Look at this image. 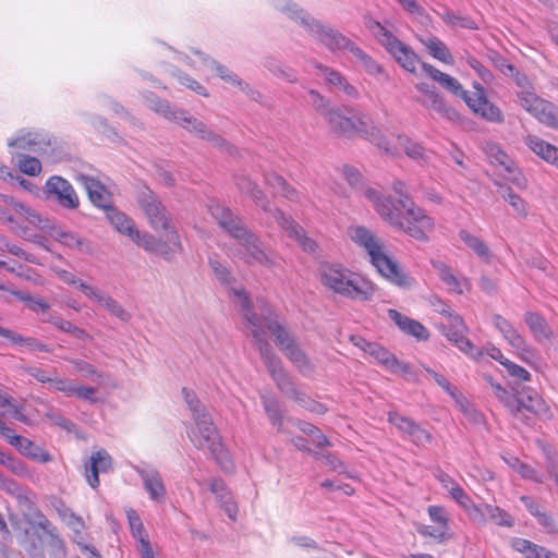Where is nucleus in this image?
I'll return each mask as SVG.
<instances>
[{"instance_id":"obj_49","label":"nucleus","mask_w":558,"mask_h":558,"mask_svg":"<svg viewBox=\"0 0 558 558\" xmlns=\"http://www.w3.org/2000/svg\"><path fill=\"white\" fill-rule=\"evenodd\" d=\"M499 186V194L509 203V205L519 214L525 216L527 214L525 202L515 194L510 187L497 184Z\"/></svg>"},{"instance_id":"obj_26","label":"nucleus","mask_w":558,"mask_h":558,"mask_svg":"<svg viewBox=\"0 0 558 558\" xmlns=\"http://www.w3.org/2000/svg\"><path fill=\"white\" fill-rule=\"evenodd\" d=\"M274 219L284 231H287L289 236L298 241L304 251L310 253L315 252V241L306 236L302 227H300L291 217L286 216L279 208H275Z\"/></svg>"},{"instance_id":"obj_21","label":"nucleus","mask_w":558,"mask_h":558,"mask_svg":"<svg viewBox=\"0 0 558 558\" xmlns=\"http://www.w3.org/2000/svg\"><path fill=\"white\" fill-rule=\"evenodd\" d=\"M194 53L197 54L208 68L213 69L221 80L235 86L254 100L260 98V93L252 88L251 85L243 81L236 73L198 50H194Z\"/></svg>"},{"instance_id":"obj_2","label":"nucleus","mask_w":558,"mask_h":558,"mask_svg":"<svg viewBox=\"0 0 558 558\" xmlns=\"http://www.w3.org/2000/svg\"><path fill=\"white\" fill-rule=\"evenodd\" d=\"M270 1L277 10L286 13L290 19L294 20L308 33V35H311L314 39L319 41L330 51L336 52L340 50H348L363 63L365 70L369 74L376 75L384 72L380 64L373 60L367 53H365L360 47H357L338 29L323 24L320 21L314 19L312 15L306 13L303 9L299 8L298 4L291 2L290 0Z\"/></svg>"},{"instance_id":"obj_3","label":"nucleus","mask_w":558,"mask_h":558,"mask_svg":"<svg viewBox=\"0 0 558 558\" xmlns=\"http://www.w3.org/2000/svg\"><path fill=\"white\" fill-rule=\"evenodd\" d=\"M364 195L373 203L375 210L385 221L411 238L426 241L434 230V219L411 198L399 199L396 204L372 187L365 189Z\"/></svg>"},{"instance_id":"obj_54","label":"nucleus","mask_w":558,"mask_h":558,"mask_svg":"<svg viewBox=\"0 0 558 558\" xmlns=\"http://www.w3.org/2000/svg\"><path fill=\"white\" fill-rule=\"evenodd\" d=\"M19 168L23 173L35 177L40 173L41 163L35 157H29L21 154L19 159Z\"/></svg>"},{"instance_id":"obj_61","label":"nucleus","mask_w":558,"mask_h":558,"mask_svg":"<svg viewBox=\"0 0 558 558\" xmlns=\"http://www.w3.org/2000/svg\"><path fill=\"white\" fill-rule=\"evenodd\" d=\"M507 70L509 71V76H511L521 88L520 92L517 93L518 98L523 92H533V87L524 73L519 72L512 64H507Z\"/></svg>"},{"instance_id":"obj_13","label":"nucleus","mask_w":558,"mask_h":558,"mask_svg":"<svg viewBox=\"0 0 558 558\" xmlns=\"http://www.w3.org/2000/svg\"><path fill=\"white\" fill-rule=\"evenodd\" d=\"M12 211L21 217H24L32 226L46 229L48 228V220L44 219L39 213L14 199L11 195L0 194V220L3 223L11 225L12 230L26 235V229L20 227Z\"/></svg>"},{"instance_id":"obj_30","label":"nucleus","mask_w":558,"mask_h":558,"mask_svg":"<svg viewBox=\"0 0 558 558\" xmlns=\"http://www.w3.org/2000/svg\"><path fill=\"white\" fill-rule=\"evenodd\" d=\"M423 71L434 81L439 83L445 89L453 94L454 96L461 97L464 101L470 96V92L463 89L460 82L451 75L441 72L429 63H421Z\"/></svg>"},{"instance_id":"obj_36","label":"nucleus","mask_w":558,"mask_h":558,"mask_svg":"<svg viewBox=\"0 0 558 558\" xmlns=\"http://www.w3.org/2000/svg\"><path fill=\"white\" fill-rule=\"evenodd\" d=\"M15 440L17 441L16 449L24 457L40 463H47L52 460V457L48 451L36 445L31 439L23 437L16 438Z\"/></svg>"},{"instance_id":"obj_45","label":"nucleus","mask_w":558,"mask_h":558,"mask_svg":"<svg viewBox=\"0 0 558 558\" xmlns=\"http://www.w3.org/2000/svg\"><path fill=\"white\" fill-rule=\"evenodd\" d=\"M398 142L410 158L421 162L427 161V153L421 144L413 142L411 138L403 135L398 136Z\"/></svg>"},{"instance_id":"obj_24","label":"nucleus","mask_w":558,"mask_h":558,"mask_svg":"<svg viewBox=\"0 0 558 558\" xmlns=\"http://www.w3.org/2000/svg\"><path fill=\"white\" fill-rule=\"evenodd\" d=\"M135 472L141 476L145 490L153 501H163L166 497V486L159 471L150 465L134 466Z\"/></svg>"},{"instance_id":"obj_62","label":"nucleus","mask_w":558,"mask_h":558,"mask_svg":"<svg viewBox=\"0 0 558 558\" xmlns=\"http://www.w3.org/2000/svg\"><path fill=\"white\" fill-rule=\"evenodd\" d=\"M177 77H178V81L182 85L186 86L187 88L194 90L195 93H197L202 96H205V97L208 96L207 89L201 83H198L193 77H191L190 75L182 73V72H178Z\"/></svg>"},{"instance_id":"obj_11","label":"nucleus","mask_w":558,"mask_h":558,"mask_svg":"<svg viewBox=\"0 0 558 558\" xmlns=\"http://www.w3.org/2000/svg\"><path fill=\"white\" fill-rule=\"evenodd\" d=\"M187 435L197 449L208 450L223 471L230 472L233 470V463L221 442V437L210 415L195 421Z\"/></svg>"},{"instance_id":"obj_56","label":"nucleus","mask_w":558,"mask_h":558,"mask_svg":"<svg viewBox=\"0 0 558 558\" xmlns=\"http://www.w3.org/2000/svg\"><path fill=\"white\" fill-rule=\"evenodd\" d=\"M486 153L493 163L502 166L504 168L512 166V160L505 151L500 149L498 145L488 144L486 147Z\"/></svg>"},{"instance_id":"obj_46","label":"nucleus","mask_w":558,"mask_h":558,"mask_svg":"<svg viewBox=\"0 0 558 558\" xmlns=\"http://www.w3.org/2000/svg\"><path fill=\"white\" fill-rule=\"evenodd\" d=\"M182 393L190 411L192 412L194 422L209 416V413L206 411L205 405L199 401V399L197 398L193 390L183 388Z\"/></svg>"},{"instance_id":"obj_12","label":"nucleus","mask_w":558,"mask_h":558,"mask_svg":"<svg viewBox=\"0 0 558 558\" xmlns=\"http://www.w3.org/2000/svg\"><path fill=\"white\" fill-rule=\"evenodd\" d=\"M368 28L372 29L380 45L385 47L387 52L393 57L401 68L410 73H415L420 58L410 46L399 40L377 21H372L368 24Z\"/></svg>"},{"instance_id":"obj_9","label":"nucleus","mask_w":558,"mask_h":558,"mask_svg":"<svg viewBox=\"0 0 558 558\" xmlns=\"http://www.w3.org/2000/svg\"><path fill=\"white\" fill-rule=\"evenodd\" d=\"M28 558H66V547L56 525L45 515H40L34 525V533L25 546Z\"/></svg>"},{"instance_id":"obj_20","label":"nucleus","mask_w":558,"mask_h":558,"mask_svg":"<svg viewBox=\"0 0 558 558\" xmlns=\"http://www.w3.org/2000/svg\"><path fill=\"white\" fill-rule=\"evenodd\" d=\"M49 197H54L58 204L65 209H76L80 198L72 184L62 177L52 175L45 184Z\"/></svg>"},{"instance_id":"obj_41","label":"nucleus","mask_w":558,"mask_h":558,"mask_svg":"<svg viewBox=\"0 0 558 558\" xmlns=\"http://www.w3.org/2000/svg\"><path fill=\"white\" fill-rule=\"evenodd\" d=\"M1 337L7 338L14 344H21L27 347L32 351H39V352H51V348L36 338L32 337H23L20 333H16L10 329L1 330Z\"/></svg>"},{"instance_id":"obj_29","label":"nucleus","mask_w":558,"mask_h":558,"mask_svg":"<svg viewBox=\"0 0 558 558\" xmlns=\"http://www.w3.org/2000/svg\"><path fill=\"white\" fill-rule=\"evenodd\" d=\"M209 490L216 496L217 501L225 510L226 514L232 521H235L238 515V505L223 480L219 477L211 478L209 481Z\"/></svg>"},{"instance_id":"obj_32","label":"nucleus","mask_w":558,"mask_h":558,"mask_svg":"<svg viewBox=\"0 0 558 558\" xmlns=\"http://www.w3.org/2000/svg\"><path fill=\"white\" fill-rule=\"evenodd\" d=\"M235 184L242 193H246L251 196L256 206L260 207L264 211L269 213L274 217L275 208H271L264 192L254 181H252L247 175H239L235 178Z\"/></svg>"},{"instance_id":"obj_38","label":"nucleus","mask_w":558,"mask_h":558,"mask_svg":"<svg viewBox=\"0 0 558 558\" xmlns=\"http://www.w3.org/2000/svg\"><path fill=\"white\" fill-rule=\"evenodd\" d=\"M524 322L537 341L547 340L551 336V329L546 319L535 312H526Z\"/></svg>"},{"instance_id":"obj_22","label":"nucleus","mask_w":558,"mask_h":558,"mask_svg":"<svg viewBox=\"0 0 558 558\" xmlns=\"http://www.w3.org/2000/svg\"><path fill=\"white\" fill-rule=\"evenodd\" d=\"M475 93L470 94L465 104L469 108L481 118L493 123L504 122V114L501 110L488 101L484 88L480 84H474Z\"/></svg>"},{"instance_id":"obj_5","label":"nucleus","mask_w":558,"mask_h":558,"mask_svg":"<svg viewBox=\"0 0 558 558\" xmlns=\"http://www.w3.org/2000/svg\"><path fill=\"white\" fill-rule=\"evenodd\" d=\"M328 124L338 135L347 138L356 136L364 137L386 153H391L386 137L377 129L372 119L364 111L351 107H338L337 110L328 112Z\"/></svg>"},{"instance_id":"obj_8","label":"nucleus","mask_w":558,"mask_h":558,"mask_svg":"<svg viewBox=\"0 0 558 558\" xmlns=\"http://www.w3.org/2000/svg\"><path fill=\"white\" fill-rule=\"evenodd\" d=\"M320 279L326 288L354 301H371L375 294V286L369 280L340 265L324 266Z\"/></svg>"},{"instance_id":"obj_64","label":"nucleus","mask_w":558,"mask_h":558,"mask_svg":"<svg viewBox=\"0 0 558 558\" xmlns=\"http://www.w3.org/2000/svg\"><path fill=\"white\" fill-rule=\"evenodd\" d=\"M502 365L506 367L508 374L518 379V380H521V381H527L530 380V373L521 367L520 365H517L515 363L511 362L510 360H505V362H502Z\"/></svg>"},{"instance_id":"obj_15","label":"nucleus","mask_w":558,"mask_h":558,"mask_svg":"<svg viewBox=\"0 0 558 558\" xmlns=\"http://www.w3.org/2000/svg\"><path fill=\"white\" fill-rule=\"evenodd\" d=\"M136 202L155 230L173 228L166 207L148 186L142 185L140 187Z\"/></svg>"},{"instance_id":"obj_55","label":"nucleus","mask_w":558,"mask_h":558,"mask_svg":"<svg viewBox=\"0 0 558 558\" xmlns=\"http://www.w3.org/2000/svg\"><path fill=\"white\" fill-rule=\"evenodd\" d=\"M460 410L469 420L471 423L480 424L483 421L482 414L472 405L469 403V401L463 398L462 396L458 395L457 398H454Z\"/></svg>"},{"instance_id":"obj_40","label":"nucleus","mask_w":558,"mask_h":558,"mask_svg":"<svg viewBox=\"0 0 558 558\" xmlns=\"http://www.w3.org/2000/svg\"><path fill=\"white\" fill-rule=\"evenodd\" d=\"M460 240L471 248L480 258L484 262L489 263L492 259V252L487 244L481 240L478 236L471 234L466 230H460L459 232Z\"/></svg>"},{"instance_id":"obj_27","label":"nucleus","mask_w":558,"mask_h":558,"mask_svg":"<svg viewBox=\"0 0 558 558\" xmlns=\"http://www.w3.org/2000/svg\"><path fill=\"white\" fill-rule=\"evenodd\" d=\"M80 181L84 185L93 205L101 208L105 213L114 207L111 194L101 182L88 175H81Z\"/></svg>"},{"instance_id":"obj_25","label":"nucleus","mask_w":558,"mask_h":558,"mask_svg":"<svg viewBox=\"0 0 558 558\" xmlns=\"http://www.w3.org/2000/svg\"><path fill=\"white\" fill-rule=\"evenodd\" d=\"M415 88L426 96L425 100H418L423 106L432 108L441 117L450 121L458 119V112L445 102L442 96L436 92L434 86L421 82L415 85Z\"/></svg>"},{"instance_id":"obj_44","label":"nucleus","mask_w":558,"mask_h":558,"mask_svg":"<svg viewBox=\"0 0 558 558\" xmlns=\"http://www.w3.org/2000/svg\"><path fill=\"white\" fill-rule=\"evenodd\" d=\"M435 12L441 17V20L446 24H448L450 26H460V27L469 28V29L477 28V25L473 20H471L468 16L457 14L447 8H444L442 11L435 10Z\"/></svg>"},{"instance_id":"obj_10","label":"nucleus","mask_w":558,"mask_h":558,"mask_svg":"<svg viewBox=\"0 0 558 558\" xmlns=\"http://www.w3.org/2000/svg\"><path fill=\"white\" fill-rule=\"evenodd\" d=\"M144 98L146 105L150 109H153L154 111L169 120L178 122L189 132L195 133L198 137L208 141L214 146H217L219 148L228 146V143L219 134L209 130L204 122L197 120L194 117L189 116L186 111L172 110L170 104L167 100L159 99L153 93L145 94Z\"/></svg>"},{"instance_id":"obj_33","label":"nucleus","mask_w":558,"mask_h":558,"mask_svg":"<svg viewBox=\"0 0 558 558\" xmlns=\"http://www.w3.org/2000/svg\"><path fill=\"white\" fill-rule=\"evenodd\" d=\"M524 143L539 158L558 168V147L531 134L524 137Z\"/></svg>"},{"instance_id":"obj_43","label":"nucleus","mask_w":558,"mask_h":558,"mask_svg":"<svg viewBox=\"0 0 558 558\" xmlns=\"http://www.w3.org/2000/svg\"><path fill=\"white\" fill-rule=\"evenodd\" d=\"M265 182L268 186L274 189L275 193L280 194L290 201H295L298 198V192L294 187L290 186L281 175L275 172L266 173Z\"/></svg>"},{"instance_id":"obj_51","label":"nucleus","mask_w":558,"mask_h":558,"mask_svg":"<svg viewBox=\"0 0 558 558\" xmlns=\"http://www.w3.org/2000/svg\"><path fill=\"white\" fill-rule=\"evenodd\" d=\"M388 421L392 425H395L401 433L405 434L409 439L412 436L413 430L417 426V423H415L413 420L403 416L397 412H390L388 414Z\"/></svg>"},{"instance_id":"obj_16","label":"nucleus","mask_w":558,"mask_h":558,"mask_svg":"<svg viewBox=\"0 0 558 558\" xmlns=\"http://www.w3.org/2000/svg\"><path fill=\"white\" fill-rule=\"evenodd\" d=\"M519 105L544 125L558 130V106L538 97L534 92L519 95Z\"/></svg>"},{"instance_id":"obj_58","label":"nucleus","mask_w":558,"mask_h":558,"mask_svg":"<svg viewBox=\"0 0 558 558\" xmlns=\"http://www.w3.org/2000/svg\"><path fill=\"white\" fill-rule=\"evenodd\" d=\"M74 368L82 373L85 377L99 380L104 377V374L101 372H98L90 363L84 361V360H69Z\"/></svg>"},{"instance_id":"obj_17","label":"nucleus","mask_w":558,"mask_h":558,"mask_svg":"<svg viewBox=\"0 0 558 558\" xmlns=\"http://www.w3.org/2000/svg\"><path fill=\"white\" fill-rule=\"evenodd\" d=\"M497 398L507 407L512 414H518L522 410L532 413H539L545 404L539 395L534 390L520 392L518 396L509 393L506 389L497 385L495 387Z\"/></svg>"},{"instance_id":"obj_52","label":"nucleus","mask_w":558,"mask_h":558,"mask_svg":"<svg viewBox=\"0 0 558 558\" xmlns=\"http://www.w3.org/2000/svg\"><path fill=\"white\" fill-rule=\"evenodd\" d=\"M364 345L362 349L368 353L371 356H374L378 362L384 364L386 367L389 366L390 362L393 361V354L388 352L386 349L380 347L377 343L366 342L364 341Z\"/></svg>"},{"instance_id":"obj_4","label":"nucleus","mask_w":558,"mask_h":558,"mask_svg":"<svg viewBox=\"0 0 558 558\" xmlns=\"http://www.w3.org/2000/svg\"><path fill=\"white\" fill-rule=\"evenodd\" d=\"M208 211L218 225L236 240L243 250V258L246 263L264 266L275 264L274 254L264 245L258 235L247 228L239 216L219 203L209 204Z\"/></svg>"},{"instance_id":"obj_37","label":"nucleus","mask_w":558,"mask_h":558,"mask_svg":"<svg viewBox=\"0 0 558 558\" xmlns=\"http://www.w3.org/2000/svg\"><path fill=\"white\" fill-rule=\"evenodd\" d=\"M420 41L422 43V45L425 46V48L428 50V53L433 58L446 64H453L454 60L450 53L449 48L439 38H437L436 36H427L420 38Z\"/></svg>"},{"instance_id":"obj_19","label":"nucleus","mask_w":558,"mask_h":558,"mask_svg":"<svg viewBox=\"0 0 558 558\" xmlns=\"http://www.w3.org/2000/svg\"><path fill=\"white\" fill-rule=\"evenodd\" d=\"M439 328L442 335L463 353L473 359H477L482 354L481 351L465 338V333L469 329L461 316H454L453 319L441 324Z\"/></svg>"},{"instance_id":"obj_1","label":"nucleus","mask_w":558,"mask_h":558,"mask_svg":"<svg viewBox=\"0 0 558 558\" xmlns=\"http://www.w3.org/2000/svg\"><path fill=\"white\" fill-rule=\"evenodd\" d=\"M230 293L233 296V301L246 319L251 333L253 335V325L250 322L251 317H255L260 322L262 329L267 336V332L271 335L276 345L282 352V354L293 364V366L304 376L311 375L315 371V366L307 353L298 342L296 337L291 332L279 319L278 316L271 311L270 306L260 301L259 311L257 315L251 308L250 299L243 288H231ZM267 341V339L265 338Z\"/></svg>"},{"instance_id":"obj_50","label":"nucleus","mask_w":558,"mask_h":558,"mask_svg":"<svg viewBox=\"0 0 558 558\" xmlns=\"http://www.w3.org/2000/svg\"><path fill=\"white\" fill-rule=\"evenodd\" d=\"M308 94L312 106L328 122V112L337 110L338 107L331 106L329 100L315 89H311Z\"/></svg>"},{"instance_id":"obj_53","label":"nucleus","mask_w":558,"mask_h":558,"mask_svg":"<svg viewBox=\"0 0 558 558\" xmlns=\"http://www.w3.org/2000/svg\"><path fill=\"white\" fill-rule=\"evenodd\" d=\"M208 263L217 280L226 286L232 283L233 277L230 270L218 259L217 256H210Z\"/></svg>"},{"instance_id":"obj_14","label":"nucleus","mask_w":558,"mask_h":558,"mask_svg":"<svg viewBox=\"0 0 558 558\" xmlns=\"http://www.w3.org/2000/svg\"><path fill=\"white\" fill-rule=\"evenodd\" d=\"M162 231L160 239H157L155 235L137 229L131 240L148 253L162 256L165 259H171L182 248L180 238L174 228Z\"/></svg>"},{"instance_id":"obj_7","label":"nucleus","mask_w":558,"mask_h":558,"mask_svg":"<svg viewBox=\"0 0 558 558\" xmlns=\"http://www.w3.org/2000/svg\"><path fill=\"white\" fill-rule=\"evenodd\" d=\"M247 317H250V322L253 325L254 342L278 389L287 398L292 399L300 407L304 408L310 397L296 387L293 379L283 367L281 359L276 354L270 343L265 340V333L262 329L260 322L250 315H247Z\"/></svg>"},{"instance_id":"obj_23","label":"nucleus","mask_w":558,"mask_h":558,"mask_svg":"<svg viewBox=\"0 0 558 558\" xmlns=\"http://www.w3.org/2000/svg\"><path fill=\"white\" fill-rule=\"evenodd\" d=\"M8 145L12 148L41 154L50 147L51 138L44 131H22L16 138L10 140Z\"/></svg>"},{"instance_id":"obj_57","label":"nucleus","mask_w":558,"mask_h":558,"mask_svg":"<svg viewBox=\"0 0 558 558\" xmlns=\"http://www.w3.org/2000/svg\"><path fill=\"white\" fill-rule=\"evenodd\" d=\"M428 514L433 522L438 524V529L445 531L447 533L449 524V518L446 509L440 506H429Z\"/></svg>"},{"instance_id":"obj_28","label":"nucleus","mask_w":558,"mask_h":558,"mask_svg":"<svg viewBox=\"0 0 558 558\" xmlns=\"http://www.w3.org/2000/svg\"><path fill=\"white\" fill-rule=\"evenodd\" d=\"M112 468V458L104 449L94 452L90 456L89 464L85 466V476L87 483L96 488L99 485V474L107 473Z\"/></svg>"},{"instance_id":"obj_31","label":"nucleus","mask_w":558,"mask_h":558,"mask_svg":"<svg viewBox=\"0 0 558 558\" xmlns=\"http://www.w3.org/2000/svg\"><path fill=\"white\" fill-rule=\"evenodd\" d=\"M316 68L320 72V75L324 77L325 82L333 89L343 93L351 99H357L360 97L357 88L349 83L340 72L323 64H318Z\"/></svg>"},{"instance_id":"obj_35","label":"nucleus","mask_w":558,"mask_h":558,"mask_svg":"<svg viewBox=\"0 0 558 558\" xmlns=\"http://www.w3.org/2000/svg\"><path fill=\"white\" fill-rule=\"evenodd\" d=\"M450 496L468 512L473 521L484 523L482 507L476 506L460 485L452 487Z\"/></svg>"},{"instance_id":"obj_39","label":"nucleus","mask_w":558,"mask_h":558,"mask_svg":"<svg viewBox=\"0 0 558 558\" xmlns=\"http://www.w3.org/2000/svg\"><path fill=\"white\" fill-rule=\"evenodd\" d=\"M260 400L267 417L271 424L277 427L278 430H280L283 421V413L280 401L275 396L268 393H262Z\"/></svg>"},{"instance_id":"obj_59","label":"nucleus","mask_w":558,"mask_h":558,"mask_svg":"<svg viewBox=\"0 0 558 558\" xmlns=\"http://www.w3.org/2000/svg\"><path fill=\"white\" fill-rule=\"evenodd\" d=\"M512 547L517 551L524 554L526 558L537 557V550H541V546L524 538H514Z\"/></svg>"},{"instance_id":"obj_48","label":"nucleus","mask_w":558,"mask_h":558,"mask_svg":"<svg viewBox=\"0 0 558 558\" xmlns=\"http://www.w3.org/2000/svg\"><path fill=\"white\" fill-rule=\"evenodd\" d=\"M482 509L484 511V517L488 514L489 519L496 524L501 526H512L513 520L504 509L488 504H485Z\"/></svg>"},{"instance_id":"obj_47","label":"nucleus","mask_w":558,"mask_h":558,"mask_svg":"<svg viewBox=\"0 0 558 558\" xmlns=\"http://www.w3.org/2000/svg\"><path fill=\"white\" fill-rule=\"evenodd\" d=\"M98 304L121 322H128L131 318V314L108 293H105Z\"/></svg>"},{"instance_id":"obj_42","label":"nucleus","mask_w":558,"mask_h":558,"mask_svg":"<svg viewBox=\"0 0 558 558\" xmlns=\"http://www.w3.org/2000/svg\"><path fill=\"white\" fill-rule=\"evenodd\" d=\"M435 269L438 271L440 279L451 288L452 291L461 294L463 292V287L469 284L468 279L457 278L451 271L450 267L447 266L442 262L434 263Z\"/></svg>"},{"instance_id":"obj_6","label":"nucleus","mask_w":558,"mask_h":558,"mask_svg":"<svg viewBox=\"0 0 558 558\" xmlns=\"http://www.w3.org/2000/svg\"><path fill=\"white\" fill-rule=\"evenodd\" d=\"M349 234L354 243L366 251L372 265L384 278L399 287L411 286L412 279L387 254L380 238L363 226L350 228Z\"/></svg>"},{"instance_id":"obj_63","label":"nucleus","mask_w":558,"mask_h":558,"mask_svg":"<svg viewBox=\"0 0 558 558\" xmlns=\"http://www.w3.org/2000/svg\"><path fill=\"white\" fill-rule=\"evenodd\" d=\"M466 63L478 74L484 82H489L493 78L492 72L485 68L476 58L466 53L464 57Z\"/></svg>"},{"instance_id":"obj_60","label":"nucleus","mask_w":558,"mask_h":558,"mask_svg":"<svg viewBox=\"0 0 558 558\" xmlns=\"http://www.w3.org/2000/svg\"><path fill=\"white\" fill-rule=\"evenodd\" d=\"M126 517L129 520L130 527L132 530V533L135 537L140 541V547L142 546V539H147L144 534V526L142 523L141 518L138 517L137 512L133 509H129L126 511Z\"/></svg>"},{"instance_id":"obj_18","label":"nucleus","mask_w":558,"mask_h":558,"mask_svg":"<svg viewBox=\"0 0 558 558\" xmlns=\"http://www.w3.org/2000/svg\"><path fill=\"white\" fill-rule=\"evenodd\" d=\"M494 326L500 331L507 342L518 352L521 360L531 363L536 360L535 350L525 341L510 322L499 314L493 316Z\"/></svg>"},{"instance_id":"obj_34","label":"nucleus","mask_w":558,"mask_h":558,"mask_svg":"<svg viewBox=\"0 0 558 558\" xmlns=\"http://www.w3.org/2000/svg\"><path fill=\"white\" fill-rule=\"evenodd\" d=\"M106 217L119 233L130 239H132L137 231L134 220L116 207L109 209V211L106 213Z\"/></svg>"}]
</instances>
